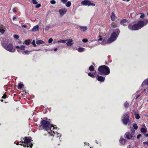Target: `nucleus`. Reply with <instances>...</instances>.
<instances>
[{
	"label": "nucleus",
	"instance_id": "nucleus-1",
	"mask_svg": "<svg viewBox=\"0 0 148 148\" xmlns=\"http://www.w3.org/2000/svg\"><path fill=\"white\" fill-rule=\"evenodd\" d=\"M148 23V19L143 21H140L138 23L132 25V24H130L128 26V28L132 30H136L139 29L144 26L146 25Z\"/></svg>",
	"mask_w": 148,
	"mask_h": 148
},
{
	"label": "nucleus",
	"instance_id": "nucleus-2",
	"mask_svg": "<svg viewBox=\"0 0 148 148\" xmlns=\"http://www.w3.org/2000/svg\"><path fill=\"white\" fill-rule=\"evenodd\" d=\"M41 124L43 129L45 130H46L49 134H51V132H52V130L55 128V127H53L51 125L49 122L46 120H42L41 122Z\"/></svg>",
	"mask_w": 148,
	"mask_h": 148
},
{
	"label": "nucleus",
	"instance_id": "nucleus-3",
	"mask_svg": "<svg viewBox=\"0 0 148 148\" xmlns=\"http://www.w3.org/2000/svg\"><path fill=\"white\" fill-rule=\"evenodd\" d=\"M99 74L101 75H108L110 73L109 68L105 65L99 66L98 68Z\"/></svg>",
	"mask_w": 148,
	"mask_h": 148
},
{
	"label": "nucleus",
	"instance_id": "nucleus-4",
	"mask_svg": "<svg viewBox=\"0 0 148 148\" xmlns=\"http://www.w3.org/2000/svg\"><path fill=\"white\" fill-rule=\"evenodd\" d=\"M24 141L21 142L20 145L23 146L24 147H30L31 148L32 147L33 144L31 143L32 140L31 139V137H25L23 138Z\"/></svg>",
	"mask_w": 148,
	"mask_h": 148
},
{
	"label": "nucleus",
	"instance_id": "nucleus-5",
	"mask_svg": "<svg viewBox=\"0 0 148 148\" xmlns=\"http://www.w3.org/2000/svg\"><path fill=\"white\" fill-rule=\"evenodd\" d=\"M119 33V30L118 29L115 31H114L111 34L110 38L108 39L107 42L108 43H110L115 41L118 37Z\"/></svg>",
	"mask_w": 148,
	"mask_h": 148
},
{
	"label": "nucleus",
	"instance_id": "nucleus-6",
	"mask_svg": "<svg viewBox=\"0 0 148 148\" xmlns=\"http://www.w3.org/2000/svg\"><path fill=\"white\" fill-rule=\"evenodd\" d=\"M2 46L4 49L10 52H14L15 51V49L13 48V45L11 44H5L3 43Z\"/></svg>",
	"mask_w": 148,
	"mask_h": 148
},
{
	"label": "nucleus",
	"instance_id": "nucleus-7",
	"mask_svg": "<svg viewBox=\"0 0 148 148\" xmlns=\"http://www.w3.org/2000/svg\"><path fill=\"white\" fill-rule=\"evenodd\" d=\"M130 113L129 112H127L123 115V116L124 117L122 119V121L123 124L125 125H126L130 122L129 119Z\"/></svg>",
	"mask_w": 148,
	"mask_h": 148
},
{
	"label": "nucleus",
	"instance_id": "nucleus-8",
	"mask_svg": "<svg viewBox=\"0 0 148 148\" xmlns=\"http://www.w3.org/2000/svg\"><path fill=\"white\" fill-rule=\"evenodd\" d=\"M81 3L83 5H87L88 6H94L95 5V3H92L89 0H84L82 1Z\"/></svg>",
	"mask_w": 148,
	"mask_h": 148
},
{
	"label": "nucleus",
	"instance_id": "nucleus-9",
	"mask_svg": "<svg viewBox=\"0 0 148 148\" xmlns=\"http://www.w3.org/2000/svg\"><path fill=\"white\" fill-rule=\"evenodd\" d=\"M125 137L127 139L134 140L135 138V136L134 134H131L129 132H126L125 134Z\"/></svg>",
	"mask_w": 148,
	"mask_h": 148
},
{
	"label": "nucleus",
	"instance_id": "nucleus-10",
	"mask_svg": "<svg viewBox=\"0 0 148 148\" xmlns=\"http://www.w3.org/2000/svg\"><path fill=\"white\" fill-rule=\"evenodd\" d=\"M67 10L65 8L60 9L59 11L60 16H62L66 12Z\"/></svg>",
	"mask_w": 148,
	"mask_h": 148
},
{
	"label": "nucleus",
	"instance_id": "nucleus-11",
	"mask_svg": "<svg viewBox=\"0 0 148 148\" xmlns=\"http://www.w3.org/2000/svg\"><path fill=\"white\" fill-rule=\"evenodd\" d=\"M25 46L24 45H21L20 46H17L16 47V48L18 49H17V51L19 52L20 51V50H23L25 49Z\"/></svg>",
	"mask_w": 148,
	"mask_h": 148
},
{
	"label": "nucleus",
	"instance_id": "nucleus-12",
	"mask_svg": "<svg viewBox=\"0 0 148 148\" xmlns=\"http://www.w3.org/2000/svg\"><path fill=\"white\" fill-rule=\"evenodd\" d=\"M97 80L101 82H103L104 81L105 78L104 77L100 76L99 75H97Z\"/></svg>",
	"mask_w": 148,
	"mask_h": 148
},
{
	"label": "nucleus",
	"instance_id": "nucleus-13",
	"mask_svg": "<svg viewBox=\"0 0 148 148\" xmlns=\"http://www.w3.org/2000/svg\"><path fill=\"white\" fill-rule=\"evenodd\" d=\"M129 23L127 20L125 19L122 20L120 22L121 24L123 26H126Z\"/></svg>",
	"mask_w": 148,
	"mask_h": 148
},
{
	"label": "nucleus",
	"instance_id": "nucleus-14",
	"mask_svg": "<svg viewBox=\"0 0 148 148\" xmlns=\"http://www.w3.org/2000/svg\"><path fill=\"white\" fill-rule=\"evenodd\" d=\"M73 41V40L71 39H67V41L66 42H67L66 43V45L68 46H71L73 44V43L72 42Z\"/></svg>",
	"mask_w": 148,
	"mask_h": 148
},
{
	"label": "nucleus",
	"instance_id": "nucleus-15",
	"mask_svg": "<svg viewBox=\"0 0 148 148\" xmlns=\"http://www.w3.org/2000/svg\"><path fill=\"white\" fill-rule=\"evenodd\" d=\"M51 136H55L56 137H61V135L60 134H59L56 132V134L54 133V132H53L52 133V132H51V134H50Z\"/></svg>",
	"mask_w": 148,
	"mask_h": 148
},
{
	"label": "nucleus",
	"instance_id": "nucleus-16",
	"mask_svg": "<svg viewBox=\"0 0 148 148\" xmlns=\"http://www.w3.org/2000/svg\"><path fill=\"white\" fill-rule=\"evenodd\" d=\"M39 30V26L38 25H37L33 27L32 29L31 30H30L31 31H32L33 32H35L36 31H38Z\"/></svg>",
	"mask_w": 148,
	"mask_h": 148
},
{
	"label": "nucleus",
	"instance_id": "nucleus-17",
	"mask_svg": "<svg viewBox=\"0 0 148 148\" xmlns=\"http://www.w3.org/2000/svg\"><path fill=\"white\" fill-rule=\"evenodd\" d=\"M110 17L112 20L113 21H114L117 18L114 12H112Z\"/></svg>",
	"mask_w": 148,
	"mask_h": 148
},
{
	"label": "nucleus",
	"instance_id": "nucleus-18",
	"mask_svg": "<svg viewBox=\"0 0 148 148\" xmlns=\"http://www.w3.org/2000/svg\"><path fill=\"white\" fill-rule=\"evenodd\" d=\"M120 142L122 145H124L126 142V140L123 138H121L119 140Z\"/></svg>",
	"mask_w": 148,
	"mask_h": 148
},
{
	"label": "nucleus",
	"instance_id": "nucleus-19",
	"mask_svg": "<svg viewBox=\"0 0 148 148\" xmlns=\"http://www.w3.org/2000/svg\"><path fill=\"white\" fill-rule=\"evenodd\" d=\"M79 29L82 32H84L87 30V27L86 26H79Z\"/></svg>",
	"mask_w": 148,
	"mask_h": 148
},
{
	"label": "nucleus",
	"instance_id": "nucleus-20",
	"mask_svg": "<svg viewBox=\"0 0 148 148\" xmlns=\"http://www.w3.org/2000/svg\"><path fill=\"white\" fill-rule=\"evenodd\" d=\"M140 131L142 133H143L144 135H145L147 132L146 127H145V128H144L143 127L141 128Z\"/></svg>",
	"mask_w": 148,
	"mask_h": 148
},
{
	"label": "nucleus",
	"instance_id": "nucleus-21",
	"mask_svg": "<svg viewBox=\"0 0 148 148\" xmlns=\"http://www.w3.org/2000/svg\"><path fill=\"white\" fill-rule=\"evenodd\" d=\"M144 85H148V79L145 80L141 85V86H143Z\"/></svg>",
	"mask_w": 148,
	"mask_h": 148
},
{
	"label": "nucleus",
	"instance_id": "nucleus-22",
	"mask_svg": "<svg viewBox=\"0 0 148 148\" xmlns=\"http://www.w3.org/2000/svg\"><path fill=\"white\" fill-rule=\"evenodd\" d=\"M36 43L37 45H40L45 43V42L42 40H39L36 41Z\"/></svg>",
	"mask_w": 148,
	"mask_h": 148
},
{
	"label": "nucleus",
	"instance_id": "nucleus-23",
	"mask_svg": "<svg viewBox=\"0 0 148 148\" xmlns=\"http://www.w3.org/2000/svg\"><path fill=\"white\" fill-rule=\"evenodd\" d=\"M84 48L82 47H80L78 48L77 51L80 52H81L83 51L84 50Z\"/></svg>",
	"mask_w": 148,
	"mask_h": 148
},
{
	"label": "nucleus",
	"instance_id": "nucleus-24",
	"mask_svg": "<svg viewBox=\"0 0 148 148\" xmlns=\"http://www.w3.org/2000/svg\"><path fill=\"white\" fill-rule=\"evenodd\" d=\"M71 4L70 1H69L67 2L65 4V5L67 7H69L71 5Z\"/></svg>",
	"mask_w": 148,
	"mask_h": 148
},
{
	"label": "nucleus",
	"instance_id": "nucleus-25",
	"mask_svg": "<svg viewBox=\"0 0 148 148\" xmlns=\"http://www.w3.org/2000/svg\"><path fill=\"white\" fill-rule=\"evenodd\" d=\"M30 51L26 50L25 51H23L22 52V53L24 55H28L30 52Z\"/></svg>",
	"mask_w": 148,
	"mask_h": 148
},
{
	"label": "nucleus",
	"instance_id": "nucleus-26",
	"mask_svg": "<svg viewBox=\"0 0 148 148\" xmlns=\"http://www.w3.org/2000/svg\"><path fill=\"white\" fill-rule=\"evenodd\" d=\"M23 86H24L23 84H19L18 86V88L19 89H21Z\"/></svg>",
	"mask_w": 148,
	"mask_h": 148
},
{
	"label": "nucleus",
	"instance_id": "nucleus-27",
	"mask_svg": "<svg viewBox=\"0 0 148 148\" xmlns=\"http://www.w3.org/2000/svg\"><path fill=\"white\" fill-rule=\"evenodd\" d=\"M88 75L89 76L91 77L92 78H94L95 77V76L93 75V74L91 72H89L88 73Z\"/></svg>",
	"mask_w": 148,
	"mask_h": 148
},
{
	"label": "nucleus",
	"instance_id": "nucleus-28",
	"mask_svg": "<svg viewBox=\"0 0 148 148\" xmlns=\"http://www.w3.org/2000/svg\"><path fill=\"white\" fill-rule=\"evenodd\" d=\"M25 43L27 45H28L30 43V40H25Z\"/></svg>",
	"mask_w": 148,
	"mask_h": 148
},
{
	"label": "nucleus",
	"instance_id": "nucleus-29",
	"mask_svg": "<svg viewBox=\"0 0 148 148\" xmlns=\"http://www.w3.org/2000/svg\"><path fill=\"white\" fill-rule=\"evenodd\" d=\"M89 69L90 71H92L94 70V67L93 66L91 65L89 67Z\"/></svg>",
	"mask_w": 148,
	"mask_h": 148
},
{
	"label": "nucleus",
	"instance_id": "nucleus-30",
	"mask_svg": "<svg viewBox=\"0 0 148 148\" xmlns=\"http://www.w3.org/2000/svg\"><path fill=\"white\" fill-rule=\"evenodd\" d=\"M67 41V40H63L58 41V42L60 43H65Z\"/></svg>",
	"mask_w": 148,
	"mask_h": 148
},
{
	"label": "nucleus",
	"instance_id": "nucleus-31",
	"mask_svg": "<svg viewBox=\"0 0 148 148\" xmlns=\"http://www.w3.org/2000/svg\"><path fill=\"white\" fill-rule=\"evenodd\" d=\"M130 129V131L132 134H134L135 133V131L134 129L133 128H131Z\"/></svg>",
	"mask_w": 148,
	"mask_h": 148
},
{
	"label": "nucleus",
	"instance_id": "nucleus-32",
	"mask_svg": "<svg viewBox=\"0 0 148 148\" xmlns=\"http://www.w3.org/2000/svg\"><path fill=\"white\" fill-rule=\"evenodd\" d=\"M135 117L136 119H139L140 118V116L138 114H135Z\"/></svg>",
	"mask_w": 148,
	"mask_h": 148
},
{
	"label": "nucleus",
	"instance_id": "nucleus-33",
	"mask_svg": "<svg viewBox=\"0 0 148 148\" xmlns=\"http://www.w3.org/2000/svg\"><path fill=\"white\" fill-rule=\"evenodd\" d=\"M133 128L136 130L137 129L138 127L136 124H135L133 125Z\"/></svg>",
	"mask_w": 148,
	"mask_h": 148
},
{
	"label": "nucleus",
	"instance_id": "nucleus-34",
	"mask_svg": "<svg viewBox=\"0 0 148 148\" xmlns=\"http://www.w3.org/2000/svg\"><path fill=\"white\" fill-rule=\"evenodd\" d=\"M124 106L126 108H128L129 106V104L127 102H126L124 103Z\"/></svg>",
	"mask_w": 148,
	"mask_h": 148
},
{
	"label": "nucleus",
	"instance_id": "nucleus-35",
	"mask_svg": "<svg viewBox=\"0 0 148 148\" xmlns=\"http://www.w3.org/2000/svg\"><path fill=\"white\" fill-rule=\"evenodd\" d=\"M139 14H141V16H140V17L141 18H143L145 17V15L143 13H140Z\"/></svg>",
	"mask_w": 148,
	"mask_h": 148
},
{
	"label": "nucleus",
	"instance_id": "nucleus-36",
	"mask_svg": "<svg viewBox=\"0 0 148 148\" xmlns=\"http://www.w3.org/2000/svg\"><path fill=\"white\" fill-rule=\"evenodd\" d=\"M35 41V40H33L32 42V44L34 46V47H36V44Z\"/></svg>",
	"mask_w": 148,
	"mask_h": 148
},
{
	"label": "nucleus",
	"instance_id": "nucleus-37",
	"mask_svg": "<svg viewBox=\"0 0 148 148\" xmlns=\"http://www.w3.org/2000/svg\"><path fill=\"white\" fill-rule=\"evenodd\" d=\"M143 144L144 145H147V146H148V141H146V142H144L143 143Z\"/></svg>",
	"mask_w": 148,
	"mask_h": 148
},
{
	"label": "nucleus",
	"instance_id": "nucleus-38",
	"mask_svg": "<svg viewBox=\"0 0 148 148\" xmlns=\"http://www.w3.org/2000/svg\"><path fill=\"white\" fill-rule=\"evenodd\" d=\"M33 3L34 4H37L38 3L37 2L36 0H32Z\"/></svg>",
	"mask_w": 148,
	"mask_h": 148
},
{
	"label": "nucleus",
	"instance_id": "nucleus-39",
	"mask_svg": "<svg viewBox=\"0 0 148 148\" xmlns=\"http://www.w3.org/2000/svg\"><path fill=\"white\" fill-rule=\"evenodd\" d=\"M67 1V0H61V1L63 3L66 4Z\"/></svg>",
	"mask_w": 148,
	"mask_h": 148
},
{
	"label": "nucleus",
	"instance_id": "nucleus-40",
	"mask_svg": "<svg viewBox=\"0 0 148 148\" xmlns=\"http://www.w3.org/2000/svg\"><path fill=\"white\" fill-rule=\"evenodd\" d=\"M56 2L55 0H51L50 1V3L53 4H54L56 3Z\"/></svg>",
	"mask_w": 148,
	"mask_h": 148
},
{
	"label": "nucleus",
	"instance_id": "nucleus-41",
	"mask_svg": "<svg viewBox=\"0 0 148 148\" xmlns=\"http://www.w3.org/2000/svg\"><path fill=\"white\" fill-rule=\"evenodd\" d=\"M82 41L86 43L88 41V40L86 39H83L82 40Z\"/></svg>",
	"mask_w": 148,
	"mask_h": 148
},
{
	"label": "nucleus",
	"instance_id": "nucleus-42",
	"mask_svg": "<svg viewBox=\"0 0 148 148\" xmlns=\"http://www.w3.org/2000/svg\"><path fill=\"white\" fill-rule=\"evenodd\" d=\"M14 38L16 39H18L19 38V36L18 35H14Z\"/></svg>",
	"mask_w": 148,
	"mask_h": 148
},
{
	"label": "nucleus",
	"instance_id": "nucleus-43",
	"mask_svg": "<svg viewBox=\"0 0 148 148\" xmlns=\"http://www.w3.org/2000/svg\"><path fill=\"white\" fill-rule=\"evenodd\" d=\"M53 41V39L52 38H50L49 39V40H48V42L49 43H51Z\"/></svg>",
	"mask_w": 148,
	"mask_h": 148
},
{
	"label": "nucleus",
	"instance_id": "nucleus-44",
	"mask_svg": "<svg viewBox=\"0 0 148 148\" xmlns=\"http://www.w3.org/2000/svg\"><path fill=\"white\" fill-rule=\"evenodd\" d=\"M98 37L99 38L98 39V41H101L102 40V38L101 36H99Z\"/></svg>",
	"mask_w": 148,
	"mask_h": 148
},
{
	"label": "nucleus",
	"instance_id": "nucleus-45",
	"mask_svg": "<svg viewBox=\"0 0 148 148\" xmlns=\"http://www.w3.org/2000/svg\"><path fill=\"white\" fill-rule=\"evenodd\" d=\"M41 6V5L40 4H37L36 5V8H40Z\"/></svg>",
	"mask_w": 148,
	"mask_h": 148
},
{
	"label": "nucleus",
	"instance_id": "nucleus-46",
	"mask_svg": "<svg viewBox=\"0 0 148 148\" xmlns=\"http://www.w3.org/2000/svg\"><path fill=\"white\" fill-rule=\"evenodd\" d=\"M0 32L2 34H3L5 32V30L3 29H0Z\"/></svg>",
	"mask_w": 148,
	"mask_h": 148
},
{
	"label": "nucleus",
	"instance_id": "nucleus-47",
	"mask_svg": "<svg viewBox=\"0 0 148 148\" xmlns=\"http://www.w3.org/2000/svg\"><path fill=\"white\" fill-rule=\"evenodd\" d=\"M112 27L113 28H115L117 27V25L116 24H115L112 26Z\"/></svg>",
	"mask_w": 148,
	"mask_h": 148
},
{
	"label": "nucleus",
	"instance_id": "nucleus-48",
	"mask_svg": "<svg viewBox=\"0 0 148 148\" xmlns=\"http://www.w3.org/2000/svg\"><path fill=\"white\" fill-rule=\"evenodd\" d=\"M49 28V26H47L45 28V30L46 31L48 30Z\"/></svg>",
	"mask_w": 148,
	"mask_h": 148
},
{
	"label": "nucleus",
	"instance_id": "nucleus-49",
	"mask_svg": "<svg viewBox=\"0 0 148 148\" xmlns=\"http://www.w3.org/2000/svg\"><path fill=\"white\" fill-rule=\"evenodd\" d=\"M141 136V134H139L137 135V138L138 139L140 138V137Z\"/></svg>",
	"mask_w": 148,
	"mask_h": 148
},
{
	"label": "nucleus",
	"instance_id": "nucleus-50",
	"mask_svg": "<svg viewBox=\"0 0 148 148\" xmlns=\"http://www.w3.org/2000/svg\"><path fill=\"white\" fill-rule=\"evenodd\" d=\"M22 27H23L24 28H26L27 27V26L26 25H22Z\"/></svg>",
	"mask_w": 148,
	"mask_h": 148
},
{
	"label": "nucleus",
	"instance_id": "nucleus-51",
	"mask_svg": "<svg viewBox=\"0 0 148 148\" xmlns=\"http://www.w3.org/2000/svg\"><path fill=\"white\" fill-rule=\"evenodd\" d=\"M104 40H103V41L101 42V45H104L105 44V43H104Z\"/></svg>",
	"mask_w": 148,
	"mask_h": 148
},
{
	"label": "nucleus",
	"instance_id": "nucleus-52",
	"mask_svg": "<svg viewBox=\"0 0 148 148\" xmlns=\"http://www.w3.org/2000/svg\"><path fill=\"white\" fill-rule=\"evenodd\" d=\"M43 128V127L42 126V125L39 127V129L40 130H41Z\"/></svg>",
	"mask_w": 148,
	"mask_h": 148
},
{
	"label": "nucleus",
	"instance_id": "nucleus-53",
	"mask_svg": "<svg viewBox=\"0 0 148 148\" xmlns=\"http://www.w3.org/2000/svg\"><path fill=\"white\" fill-rule=\"evenodd\" d=\"M6 95H4L2 97V98H3V99H5L6 98Z\"/></svg>",
	"mask_w": 148,
	"mask_h": 148
},
{
	"label": "nucleus",
	"instance_id": "nucleus-54",
	"mask_svg": "<svg viewBox=\"0 0 148 148\" xmlns=\"http://www.w3.org/2000/svg\"><path fill=\"white\" fill-rule=\"evenodd\" d=\"M13 11L14 12H16V8H14L13 9Z\"/></svg>",
	"mask_w": 148,
	"mask_h": 148
},
{
	"label": "nucleus",
	"instance_id": "nucleus-55",
	"mask_svg": "<svg viewBox=\"0 0 148 148\" xmlns=\"http://www.w3.org/2000/svg\"><path fill=\"white\" fill-rule=\"evenodd\" d=\"M140 96V95H137L136 97V99H137Z\"/></svg>",
	"mask_w": 148,
	"mask_h": 148
},
{
	"label": "nucleus",
	"instance_id": "nucleus-56",
	"mask_svg": "<svg viewBox=\"0 0 148 148\" xmlns=\"http://www.w3.org/2000/svg\"><path fill=\"white\" fill-rule=\"evenodd\" d=\"M58 49L57 48H56L54 49V51H56Z\"/></svg>",
	"mask_w": 148,
	"mask_h": 148
},
{
	"label": "nucleus",
	"instance_id": "nucleus-57",
	"mask_svg": "<svg viewBox=\"0 0 148 148\" xmlns=\"http://www.w3.org/2000/svg\"><path fill=\"white\" fill-rule=\"evenodd\" d=\"M16 17H14L13 18V21H14V20H15V19H16Z\"/></svg>",
	"mask_w": 148,
	"mask_h": 148
},
{
	"label": "nucleus",
	"instance_id": "nucleus-58",
	"mask_svg": "<svg viewBox=\"0 0 148 148\" xmlns=\"http://www.w3.org/2000/svg\"><path fill=\"white\" fill-rule=\"evenodd\" d=\"M147 137H148V134H147L146 135V134L145 135Z\"/></svg>",
	"mask_w": 148,
	"mask_h": 148
},
{
	"label": "nucleus",
	"instance_id": "nucleus-59",
	"mask_svg": "<svg viewBox=\"0 0 148 148\" xmlns=\"http://www.w3.org/2000/svg\"><path fill=\"white\" fill-rule=\"evenodd\" d=\"M123 1H125V0H122ZM127 2H128L130 0H126Z\"/></svg>",
	"mask_w": 148,
	"mask_h": 148
},
{
	"label": "nucleus",
	"instance_id": "nucleus-60",
	"mask_svg": "<svg viewBox=\"0 0 148 148\" xmlns=\"http://www.w3.org/2000/svg\"><path fill=\"white\" fill-rule=\"evenodd\" d=\"M95 143H97V140H95Z\"/></svg>",
	"mask_w": 148,
	"mask_h": 148
},
{
	"label": "nucleus",
	"instance_id": "nucleus-61",
	"mask_svg": "<svg viewBox=\"0 0 148 148\" xmlns=\"http://www.w3.org/2000/svg\"><path fill=\"white\" fill-rule=\"evenodd\" d=\"M19 143H17V145H20V144H19Z\"/></svg>",
	"mask_w": 148,
	"mask_h": 148
},
{
	"label": "nucleus",
	"instance_id": "nucleus-62",
	"mask_svg": "<svg viewBox=\"0 0 148 148\" xmlns=\"http://www.w3.org/2000/svg\"><path fill=\"white\" fill-rule=\"evenodd\" d=\"M146 90V89H144V91H145Z\"/></svg>",
	"mask_w": 148,
	"mask_h": 148
},
{
	"label": "nucleus",
	"instance_id": "nucleus-63",
	"mask_svg": "<svg viewBox=\"0 0 148 148\" xmlns=\"http://www.w3.org/2000/svg\"><path fill=\"white\" fill-rule=\"evenodd\" d=\"M143 126L145 127H146L145 125H143Z\"/></svg>",
	"mask_w": 148,
	"mask_h": 148
},
{
	"label": "nucleus",
	"instance_id": "nucleus-64",
	"mask_svg": "<svg viewBox=\"0 0 148 148\" xmlns=\"http://www.w3.org/2000/svg\"><path fill=\"white\" fill-rule=\"evenodd\" d=\"M1 101L2 102H3V100H1Z\"/></svg>",
	"mask_w": 148,
	"mask_h": 148
}]
</instances>
